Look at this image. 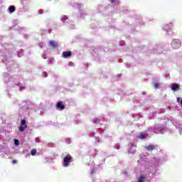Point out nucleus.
<instances>
[{"label": "nucleus", "instance_id": "1", "mask_svg": "<svg viewBox=\"0 0 182 182\" xmlns=\"http://www.w3.org/2000/svg\"><path fill=\"white\" fill-rule=\"evenodd\" d=\"M72 163V156L70 154H68L63 159V166L64 167H69V164Z\"/></svg>", "mask_w": 182, "mask_h": 182}, {"label": "nucleus", "instance_id": "2", "mask_svg": "<svg viewBox=\"0 0 182 182\" xmlns=\"http://www.w3.org/2000/svg\"><path fill=\"white\" fill-rule=\"evenodd\" d=\"M171 46L173 49H180L181 48V41L178 39L173 40L171 42Z\"/></svg>", "mask_w": 182, "mask_h": 182}, {"label": "nucleus", "instance_id": "3", "mask_svg": "<svg viewBox=\"0 0 182 182\" xmlns=\"http://www.w3.org/2000/svg\"><path fill=\"white\" fill-rule=\"evenodd\" d=\"M56 107H57V109H60V110H63V109H65V107L63 105V103L62 102V101H59L56 104Z\"/></svg>", "mask_w": 182, "mask_h": 182}, {"label": "nucleus", "instance_id": "4", "mask_svg": "<svg viewBox=\"0 0 182 182\" xmlns=\"http://www.w3.org/2000/svg\"><path fill=\"white\" fill-rule=\"evenodd\" d=\"M171 90L175 92H176V90H180V85H178V84H177V83H172L171 84Z\"/></svg>", "mask_w": 182, "mask_h": 182}, {"label": "nucleus", "instance_id": "5", "mask_svg": "<svg viewBox=\"0 0 182 182\" xmlns=\"http://www.w3.org/2000/svg\"><path fill=\"white\" fill-rule=\"evenodd\" d=\"M62 55L63 58H70L72 56V52L71 51H64L62 53Z\"/></svg>", "mask_w": 182, "mask_h": 182}, {"label": "nucleus", "instance_id": "6", "mask_svg": "<svg viewBox=\"0 0 182 182\" xmlns=\"http://www.w3.org/2000/svg\"><path fill=\"white\" fill-rule=\"evenodd\" d=\"M145 149L148 151H153V150H154V149H156V146H154L153 144H149V145L145 146Z\"/></svg>", "mask_w": 182, "mask_h": 182}, {"label": "nucleus", "instance_id": "7", "mask_svg": "<svg viewBox=\"0 0 182 182\" xmlns=\"http://www.w3.org/2000/svg\"><path fill=\"white\" fill-rule=\"evenodd\" d=\"M49 45L53 48V49H57L58 48V43H56L55 41H49Z\"/></svg>", "mask_w": 182, "mask_h": 182}, {"label": "nucleus", "instance_id": "8", "mask_svg": "<svg viewBox=\"0 0 182 182\" xmlns=\"http://www.w3.org/2000/svg\"><path fill=\"white\" fill-rule=\"evenodd\" d=\"M16 8H15V6H10L9 7V11L10 12V14H14V12H15Z\"/></svg>", "mask_w": 182, "mask_h": 182}, {"label": "nucleus", "instance_id": "9", "mask_svg": "<svg viewBox=\"0 0 182 182\" xmlns=\"http://www.w3.org/2000/svg\"><path fill=\"white\" fill-rule=\"evenodd\" d=\"M25 129H28V125H21L18 128L20 132H25Z\"/></svg>", "mask_w": 182, "mask_h": 182}, {"label": "nucleus", "instance_id": "10", "mask_svg": "<svg viewBox=\"0 0 182 182\" xmlns=\"http://www.w3.org/2000/svg\"><path fill=\"white\" fill-rule=\"evenodd\" d=\"M146 177L144 176H140L138 182H145Z\"/></svg>", "mask_w": 182, "mask_h": 182}, {"label": "nucleus", "instance_id": "11", "mask_svg": "<svg viewBox=\"0 0 182 182\" xmlns=\"http://www.w3.org/2000/svg\"><path fill=\"white\" fill-rule=\"evenodd\" d=\"M21 126H27L26 125V120H25V119H21Z\"/></svg>", "mask_w": 182, "mask_h": 182}, {"label": "nucleus", "instance_id": "12", "mask_svg": "<svg viewBox=\"0 0 182 182\" xmlns=\"http://www.w3.org/2000/svg\"><path fill=\"white\" fill-rule=\"evenodd\" d=\"M31 156H35L36 154V149H33L31 151Z\"/></svg>", "mask_w": 182, "mask_h": 182}, {"label": "nucleus", "instance_id": "13", "mask_svg": "<svg viewBox=\"0 0 182 182\" xmlns=\"http://www.w3.org/2000/svg\"><path fill=\"white\" fill-rule=\"evenodd\" d=\"M14 144L16 146H19L20 143H19V140L18 139H14Z\"/></svg>", "mask_w": 182, "mask_h": 182}, {"label": "nucleus", "instance_id": "14", "mask_svg": "<svg viewBox=\"0 0 182 182\" xmlns=\"http://www.w3.org/2000/svg\"><path fill=\"white\" fill-rule=\"evenodd\" d=\"M154 87H155L156 89H159V87H160V84H159V83H155V84H154Z\"/></svg>", "mask_w": 182, "mask_h": 182}, {"label": "nucleus", "instance_id": "15", "mask_svg": "<svg viewBox=\"0 0 182 182\" xmlns=\"http://www.w3.org/2000/svg\"><path fill=\"white\" fill-rule=\"evenodd\" d=\"M43 77H48V73L44 72V73H43Z\"/></svg>", "mask_w": 182, "mask_h": 182}, {"label": "nucleus", "instance_id": "16", "mask_svg": "<svg viewBox=\"0 0 182 182\" xmlns=\"http://www.w3.org/2000/svg\"><path fill=\"white\" fill-rule=\"evenodd\" d=\"M140 137L141 139H146V135H144V134H141Z\"/></svg>", "mask_w": 182, "mask_h": 182}, {"label": "nucleus", "instance_id": "17", "mask_svg": "<svg viewBox=\"0 0 182 182\" xmlns=\"http://www.w3.org/2000/svg\"><path fill=\"white\" fill-rule=\"evenodd\" d=\"M12 163H13V164H16V163H18V161H16V160H13V161H12Z\"/></svg>", "mask_w": 182, "mask_h": 182}, {"label": "nucleus", "instance_id": "18", "mask_svg": "<svg viewBox=\"0 0 182 182\" xmlns=\"http://www.w3.org/2000/svg\"><path fill=\"white\" fill-rule=\"evenodd\" d=\"M117 0H110V2L112 3V4H114V2H116Z\"/></svg>", "mask_w": 182, "mask_h": 182}, {"label": "nucleus", "instance_id": "19", "mask_svg": "<svg viewBox=\"0 0 182 182\" xmlns=\"http://www.w3.org/2000/svg\"><path fill=\"white\" fill-rule=\"evenodd\" d=\"M177 102L178 103H180V97H177Z\"/></svg>", "mask_w": 182, "mask_h": 182}]
</instances>
